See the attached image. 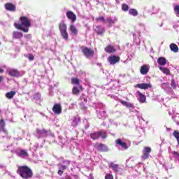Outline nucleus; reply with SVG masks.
<instances>
[{"instance_id": "f257e3e1", "label": "nucleus", "mask_w": 179, "mask_h": 179, "mask_svg": "<svg viewBox=\"0 0 179 179\" xmlns=\"http://www.w3.org/2000/svg\"><path fill=\"white\" fill-rule=\"evenodd\" d=\"M20 24H17V22L14 23L15 29L21 30L22 31H24V33H29V28L31 27V22L29 17L26 16H21L20 17Z\"/></svg>"}, {"instance_id": "f03ea898", "label": "nucleus", "mask_w": 179, "mask_h": 179, "mask_svg": "<svg viewBox=\"0 0 179 179\" xmlns=\"http://www.w3.org/2000/svg\"><path fill=\"white\" fill-rule=\"evenodd\" d=\"M17 173L23 179H30L33 178V171L27 166H18Z\"/></svg>"}, {"instance_id": "7ed1b4c3", "label": "nucleus", "mask_w": 179, "mask_h": 179, "mask_svg": "<svg viewBox=\"0 0 179 179\" xmlns=\"http://www.w3.org/2000/svg\"><path fill=\"white\" fill-rule=\"evenodd\" d=\"M82 52L84 57L87 58H94V50L92 48H89L87 47H83Z\"/></svg>"}, {"instance_id": "20e7f679", "label": "nucleus", "mask_w": 179, "mask_h": 179, "mask_svg": "<svg viewBox=\"0 0 179 179\" xmlns=\"http://www.w3.org/2000/svg\"><path fill=\"white\" fill-rule=\"evenodd\" d=\"M120 56L117 55H111L108 57V62H109L110 65H115L117 62H120Z\"/></svg>"}, {"instance_id": "39448f33", "label": "nucleus", "mask_w": 179, "mask_h": 179, "mask_svg": "<svg viewBox=\"0 0 179 179\" xmlns=\"http://www.w3.org/2000/svg\"><path fill=\"white\" fill-rule=\"evenodd\" d=\"M151 152L152 148L150 147H144L141 159H143V160H147V159L149 157V154Z\"/></svg>"}, {"instance_id": "423d86ee", "label": "nucleus", "mask_w": 179, "mask_h": 179, "mask_svg": "<svg viewBox=\"0 0 179 179\" xmlns=\"http://www.w3.org/2000/svg\"><path fill=\"white\" fill-rule=\"evenodd\" d=\"M4 8L6 10H8V12H16V5L13 3H6L4 5Z\"/></svg>"}, {"instance_id": "0eeeda50", "label": "nucleus", "mask_w": 179, "mask_h": 179, "mask_svg": "<svg viewBox=\"0 0 179 179\" xmlns=\"http://www.w3.org/2000/svg\"><path fill=\"white\" fill-rule=\"evenodd\" d=\"M52 111L55 114L59 115L62 113V106L59 103H55L52 107Z\"/></svg>"}, {"instance_id": "6e6552de", "label": "nucleus", "mask_w": 179, "mask_h": 179, "mask_svg": "<svg viewBox=\"0 0 179 179\" xmlns=\"http://www.w3.org/2000/svg\"><path fill=\"white\" fill-rule=\"evenodd\" d=\"M8 75H10L12 78H19L20 76V72L14 69H10L8 71Z\"/></svg>"}, {"instance_id": "1a4fd4ad", "label": "nucleus", "mask_w": 179, "mask_h": 179, "mask_svg": "<svg viewBox=\"0 0 179 179\" xmlns=\"http://www.w3.org/2000/svg\"><path fill=\"white\" fill-rule=\"evenodd\" d=\"M66 17L69 20H71V23L76 22V15L71 10L66 12Z\"/></svg>"}, {"instance_id": "9d476101", "label": "nucleus", "mask_w": 179, "mask_h": 179, "mask_svg": "<svg viewBox=\"0 0 179 179\" xmlns=\"http://www.w3.org/2000/svg\"><path fill=\"white\" fill-rule=\"evenodd\" d=\"M104 50L107 54H114V52H116L117 49L113 45H108L104 48Z\"/></svg>"}, {"instance_id": "9b49d317", "label": "nucleus", "mask_w": 179, "mask_h": 179, "mask_svg": "<svg viewBox=\"0 0 179 179\" xmlns=\"http://www.w3.org/2000/svg\"><path fill=\"white\" fill-rule=\"evenodd\" d=\"M71 83H72V85H77V86H78V87L81 90V92H83L84 88H83V86L82 85H80V80H79V78H72Z\"/></svg>"}, {"instance_id": "f8f14e48", "label": "nucleus", "mask_w": 179, "mask_h": 179, "mask_svg": "<svg viewBox=\"0 0 179 179\" xmlns=\"http://www.w3.org/2000/svg\"><path fill=\"white\" fill-rule=\"evenodd\" d=\"M135 87H138V89H143V90H146L148 89H150L152 87V85L148 83H140L135 85Z\"/></svg>"}, {"instance_id": "ddd939ff", "label": "nucleus", "mask_w": 179, "mask_h": 179, "mask_svg": "<svg viewBox=\"0 0 179 179\" xmlns=\"http://www.w3.org/2000/svg\"><path fill=\"white\" fill-rule=\"evenodd\" d=\"M116 145H119V146H121L123 149L127 150L128 149V145H127V143L122 142V140L121 138H117L115 140Z\"/></svg>"}, {"instance_id": "4468645a", "label": "nucleus", "mask_w": 179, "mask_h": 179, "mask_svg": "<svg viewBox=\"0 0 179 179\" xmlns=\"http://www.w3.org/2000/svg\"><path fill=\"white\" fill-rule=\"evenodd\" d=\"M94 31H96V34H98V36H103L106 31V29L101 27V25H98L96 27Z\"/></svg>"}, {"instance_id": "2eb2a0df", "label": "nucleus", "mask_w": 179, "mask_h": 179, "mask_svg": "<svg viewBox=\"0 0 179 179\" xmlns=\"http://www.w3.org/2000/svg\"><path fill=\"white\" fill-rule=\"evenodd\" d=\"M109 167H111L112 170L115 173H118V171H120V170H121V168H120V165L117 164H114V162H110L109 164Z\"/></svg>"}, {"instance_id": "dca6fc26", "label": "nucleus", "mask_w": 179, "mask_h": 179, "mask_svg": "<svg viewBox=\"0 0 179 179\" xmlns=\"http://www.w3.org/2000/svg\"><path fill=\"white\" fill-rule=\"evenodd\" d=\"M140 72L141 75H148V73L149 72V66L146 64L141 66Z\"/></svg>"}, {"instance_id": "f3484780", "label": "nucleus", "mask_w": 179, "mask_h": 179, "mask_svg": "<svg viewBox=\"0 0 179 179\" xmlns=\"http://www.w3.org/2000/svg\"><path fill=\"white\" fill-rule=\"evenodd\" d=\"M97 150L99 152H108V147L106 144L99 143L97 146Z\"/></svg>"}, {"instance_id": "a211bd4d", "label": "nucleus", "mask_w": 179, "mask_h": 179, "mask_svg": "<svg viewBox=\"0 0 179 179\" xmlns=\"http://www.w3.org/2000/svg\"><path fill=\"white\" fill-rule=\"evenodd\" d=\"M157 62L160 66H164L167 64V59L164 57H161L157 59Z\"/></svg>"}, {"instance_id": "6ab92c4d", "label": "nucleus", "mask_w": 179, "mask_h": 179, "mask_svg": "<svg viewBox=\"0 0 179 179\" xmlns=\"http://www.w3.org/2000/svg\"><path fill=\"white\" fill-rule=\"evenodd\" d=\"M12 35H13V38H14L15 40H17L23 37V33L17 31H13Z\"/></svg>"}, {"instance_id": "aec40b11", "label": "nucleus", "mask_w": 179, "mask_h": 179, "mask_svg": "<svg viewBox=\"0 0 179 179\" xmlns=\"http://www.w3.org/2000/svg\"><path fill=\"white\" fill-rule=\"evenodd\" d=\"M5 120L3 119L0 120V131L3 132L4 134H8V130L5 129Z\"/></svg>"}, {"instance_id": "412c9836", "label": "nucleus", "mask_w": 179, "mask_h": 179, "mask_svg": "<svg viewBox=\"0 0 179 179\" xmlns=\"http://www.w3.org/2000/svg\"><path fill=\"white\" fill-rule=\"evenodd\" d=\"M136 94L139 96V101L140 103H145L146 101V96L145 94H142L140 91H137Z\"/></svg>"}, {"instance_id": "4be33fe9", "label": "nucleus", "mask_w": 179, "mask_h": 179, "mask_svg": "<svg viewBox=\"0 0 179 179\" xmlns=\"http://www.w3.org/2000/svg\"><path fill=\"white\" fill-rule=\"evenodd\" d=\"M69 30L71 34H73V36H78V29L76 28V27H75V25L71 24L69 26Z\"/></svg>"}, {"instance_id": "5701e85b", "label": "nucleus", "mask_w": 179, "mask_h": 179, "mask_svg": "<svg viewBox=\"0 0 179 179\" xmlns=\"http://www.w3.org/2000/svg\"><path fill=\"white\" fill-rule=\"evenodd\" d=\"M80 92H82V90H80V88H78L77 86L73 87L72 94H73L74 96H79Z\"/></svg>"}, {"instance_id": "b1692460", "label": "nucleus", "mask_w": 179, "mask_h": 179, "mask_svg": "<svg viewBox=\"0 0 179 179\" xmlns=\"http://www.w3.org/2000/svg\"><path fill=\"white\" fill-rule=\"evenodd\" d=\"M16 96V91H10L9 92L6 93V97L9 100H12L13 97Z\"/></svg>"}, {"instance_id": "393cba45", "label": "nucleus", "mask_w": 179, "mask_h": 179, "mask_svg": "<svg viewBox=\"0 0 179 179\" xmlns=\"http://www.w3.org/2000/svg\"><path fill=\"white\" fill-rule=\"evenodd\" d=\"M59 30L60 32L66 31L67 30V27L65 24V22L64 21L61 22L59 24Z\"/></svg>"}, {"instance_id": "a878e982", "label": "nucleus", "mask_w": 179, "mask_h": 179, "mask_svg": "<svg viewBox=\"0 0 179 179\" xmlns=\"http://www.w3.org/2000/svg\"><path fill=\"white\" fill-rule=\"evenodd\" d=\"M17 155L20 157H29V153L27 152V151L26 150H21L20 152H19Z\"/></svg>"}, {"instance_id": "bb28decb", "label": "nucleus", "mask_w": 179, "mask_h": 179, "mask_svg": "<svg viewBox=\"0 0 179 179\" xmlns=\"http://www.w3.org/2000/svg\"><path fill=\"white\" fill-rule=\"evenodd\" d=\"M122 106H124V107H127V108H134V104L127 102L126 101H120Z\"/></svg>"}, {"instance_id": "cd10ccee", "label": "nucleus", "mask_w": 179, "mask_h": 179, "mask_svg": "<svg viewBox=\"0 0 179 179\" xmlns=\"http://www.w3.org/2000/svg\"><path fill=\"white\" fill-rule=\"evenodd\" d=\"M91 139L93 141H96L99 138V131H94L90 134Z\"/></svg>"}, {"instance_id": "c85d7f7f", "label": "nucleus", "mask_w": 179, "mask_h": 179, "mask_svg": "<svg viewBox=\"0 0 179 179\" xmlns=\"http://www.w3.org/2000/svg\"><path fill=\"white\" fill-rule=\"evenodd\" d=\"M169 48L173 52H177L178 51V46L176 43H171Z\"/></svg>"}, {"instance_id": "c756f323", "label": "nucleus", "mask_w": 179, "mask_h": 179, "mask_svg": "<svg viewBox=\"0 0 179 179\" xmlns=\"http://www.w3.org/2000/svg\"><path fill=\"white\" fill-rule=\"evenodd\" d=\"M99 137L101 139H106L107 138V131H98Z\"/></svg>"}, {"instance_id": "7c9ffc66", "label": "nucleus", "mask_w": 179, "mask_h": 179, "mask_svg": "<svg viewBox=\"0 0 179 179\" xmlns=\"http://www.w3.org/2000/svg\"><path fill=\"white\" fill-rule=\"evenodd\" d=\"M60 34H61L62 38H64V40L68 41V38H69V35L68 34L67 31H63L60 32Z\"/></svg>"}, {"instance_id": "2f4dec72", "label": "nucleus", "mask_w": 179, "mask_h": 179, "mask_svg": "<svg viewBox=\"0 0 179 179\" xmlns=\"http://www.w3.org/2000/svg\"><path fill=\"white\" fill-rule=\"evenodd\" d=\"M104 23L108 24V27H112L113 24H114L115 22H114V20H113V19L111 18H106V22Z\"/></svg>"}, {"instance_id": "473e14b6", "label": "nucleus", "mask_w": 179, "mask_h": 179, "mask_svg": "<svg viewBox=\"0 0 179 179\" xmlns=\"http://www.w3.org/2000/svg\"><path fill=\"white\" fill-rule=\"evenodd\" d=\"M159 69H160L165 75H170V69L162 66L159 67Z\"/></svg>"}, {"instance_id": "72a5a7b5", "label": "nucleus", "mask_w": 179, "mask_h": 179, "mask_svg": "<svg viewBox=\"0 0 179 179\" xmlns=\"http://www.w3.org/2000/svg\"><path fill=\"white\" fill-rule=\"evenodd\" d=\"M129 15H131V16H138V10L135 8H131L129 10Z\"/></svg>"}, {"instance_id": "f704fd0d", "label": "nucleus", "mask_w": 179, "mask_h": 179, "mask_svg": "<svg viewBox=\"0 0 179 179\" xmlns=\"http://www.w3.org/2000/svg\"><path fill=\"white\" fill-rule=\"evenodd\" d=\"M122 9L124 12H127V10L129 9V6L126 3H123L122 4Z\"/></svg>"}, {"instance_id": "c9c22d12", "label": "nucleus", "mask_w": 179, "mask_h": 179, "mask_svg": "<svg viewBox=\"0 0 179 179\" xmlns=\"http://www.w3.org/2000/svg\"><path fill=\"white\" fill-rule=\"evenodd\" d=\"M173 10L176 13V15H179V5H176L173 8Z\"/></svg>"}, {"instance_id": "e433bc0d", "label": "nucleus", "mask_w": 179, "mask_h": 179, "mask_svg": "<svg viewBox=\"0 0 179 179\" xmlns=\"http://www.w3.org/2000/svg\"><path fill=\"white\" fill-rule=\"evenodd\" d=\"M96 21L97 22H103V23H105L106 19H104V17L101 16V17H99L96 18Z\"/></svg>"}, {"instance_id": "4c0bfd02", "label": "nucleus", "mask_w": 179, "mask_h": 179, "mask_svg": "<svg viewBox=\"0 0 179 179\" xmlns=\"http://www.w3.org/2000/svg\"><path fill=\"white\" fill-rule=\"evenodd\" d=\"M105 179H114V176L112 174L107 173L105 176Z\"/></svg>"}, {"instance_id": "58836bf2", "label": "nucleus", "mask_w": 179, "mask_h": 179, "mask_svg": "<svg viewBox=\"0 0 179 179\" xmlns=\"http://www.w3.org/2000/svg\"><path fill=\"white\" fill-rule=\"evenodd\" d=\"M50 130H45V129H42V135H45V136H47Z\"/></svg>"}, {"instance_id": "ea45409f", "label": "nucleus", "mask_w": 179, "mask_h": 179, "mask_svg": "<svg viewBox=\"0 0 179 179\" xmlns=\"http://www.w3.org/2000/svg\"><path fill=\"white\" fill-rule=\"evenodd\" d=\"M171 86L173 89H176V87H177V85H176V82L174 81V80H171Z\"/></svg>"}, {"instance_id": "a19ab883", "label": "nucleus", "mask_w": 179, "mask_h": 179, "mask_svg": "<svg viewBox=\"0 0 179 179\" xmlns=\"http://www.w3.org/2000/svg\"><path fill=\"white\" fill-rule=\"evenodd\" d=\"M29 61H34V55H33V54H30L29 55Z\"/></svg>"}, {"instance_id": "79ce46f5", "label": "nucleus", "mask_w": 179, "mask_h": 179, "mask_svg": "<svg viewBox=\"0 0 179 179\" xmlns=\"http://www.w3.org/2000/svg\"><path fill=\"white\" fill-rule=\"evenodd\" d=\"M57 173L59 176H62L64 174V171L59 169L58 171H57Z\"/></svg>"}, {"instance_id": "37998d69", "label": "nucleus", "mask_w": 179, "mask_h": 179, "mask_svg": "<svg viewBox=\"0 0 179 179\" xmlns=\"http://www.w3.org/2000/svg\"><path fill=\"white\" fill-rule=\"evenodd\" d=\"M36 134H38V135H40V134H43V130H41L39 129H36Z\"/></svg>"}, {"instance_id": "c03bdc74", "label": "nucleus", "mask_w": 179, "mask_h": 179, "mask_svg": "<svg viewBox=\"0 0 179 179\" xmlns=\"http://www.w3.org/2000/svg\"><path fill=\"white\" fill-rule=\"evenodd\" d=\"M173 156H176L177 157H179V153L177 151H174L173 152Z\"/></svg>"}, {"instance_id": "a18cd8bd", "label": "nucleus", "mask_w": 179, "mask_h": 179, "mask_svg": "<svg viewBox=\"0 0 179 179\" xmlns=\"http://www.w3.org/2000/svg\"><path fill=\"white\" fill-rule=\"evenodd\" d=\"M60 169H61L60 170L64 171V170H66V166L62 165Z\"/></svg>"}, {"instance_id": "49530a36", "label": "nucleus", "mask_w": 179, "mask_h": 179, "mask_svg": "<svg viewBox=\"0 0 179 179\" xmlns=\"http://www.w3.org/2000/svg\"><path fill=\"white\" fill-rule=\"evenodd\" d=\"M3 81V76H0V83Z\"/></svg>"}, {"instance_id": "de8ad7c7", "label": "nucleus", "mask_w": 179, "mask_h": 179, "mask_svg": "<svg viewBox=\"0 0 179 179\" xmlns=\"http://www.w3.org/2000/svg\"><path fill=\"white\" fill-rule=\"evenodd\" d=\"M83 99L85 103H87V99H86V98H83Z\"/></svg>"}, {"instance_id": "09e8293b", "label": "nucleus", "mask_w": 179, "mask_h": 179, "mask_svg": "<svg viewBox=\"0 0 179 179\" xmlns=\"http://www.w3.org/2000/svg\"><path fill=\"white\" fill-rule=\"evenodd\" d=\"M0 73H3V69H0Z\"/></svg>"}, {"instance_id": "8fccbe9b", "label": "nucleus", "mask_w": 179, "mask_h": 179, "mask_svg": "<svg viewBox=\"0 0 179 179\" xmlns=\"http://www.w3.org/2000/svg\"><path fill=\"white\" fill-rule=\"evenodd\" d=\"M36 96H38V97L40 98V94L37 93V94H36Z\"/></svg>"}, {"instance_id": "3c124183", "label": "nucleus", "mask_w": 179, "mask_h": 179, "mask_svg": "<svg viewBox=\"0 0 179 179\" xmlns=\"http://www.w3.org/2000/svg\"><path fill=\"white\" fill-rule=\"evenodd\" d=\"M67 179H71V178H67Z\"/></svg>"}, {"instance_id": "603ef678", "label": "nucleus", "mask_w": 179, "mask_h": 179, "mask_svg": "<svg viewBox=\"0 0 179 179\" xmlns=\"http://www.w3.org/2000/svg\"><path fill=\"white\" fill-rule=\"evenodd\" d=\"M80 99H83V98H82V96H81Z\"/></svg>"}, {"instance_id": "864d4df0", "label": "nucleus", "mask_w": 179, "mask_h": 179, "mask_svg": "<svg viewBox=\"0 0 179 179\" xmlns=\"http://www.w3.org/2000/svg\"><path fill=\"white\" fill-rule=\"evenodd\" d=\"M0 45H1V42H0Z\"/></svg>"}]
</instances>
